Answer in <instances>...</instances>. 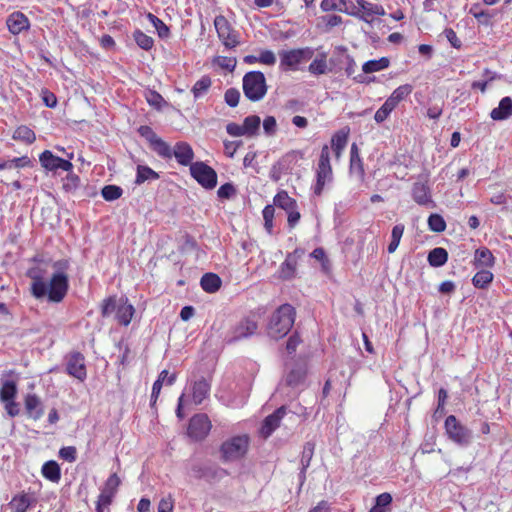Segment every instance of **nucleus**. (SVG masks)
I'll return each instance as SVG.
<instances>
[{
	"mask_svg": "<svg viewBox=\"0 0 512 512\" xmlns=\"http://www.w3.org/2000/svg\"><path fill=\"white\" fill-rule=\"evenodd\" d=\"M404 229H405V226L403 224H396L393 228H392V232H391V241L387 247V251L388 253H394L396 251V249L398 248L399 246V243L401 241V238L403 236V233H404Z\"/></svg>",
	"mask_w": 512,
	"mask_h": 512,
	"instance_id": "obj_44",
	"label": "nucleus"
},
{
	"mask_svg": "<svg viewBox=\"0 0 512 512\" xmlns=\"http://www.w3.org/2000/svg\"><path fill=\"white\" fill-rule=\"evenodd\" d=\"M192 473L195 478L205 479L207 481L219 480L228 474L225 469H223L217 465H201V464L193 465Z\"/></svg>",
	"mask_w": 512,
	"mask_h": 512,
	"instance_id": "obj_16",
	"label": "nucleus"
},
{
	"mask_svg": "<svg viewBox=\"0 0 512 512\" xmlns=\"http://www.w3.org/2000/svg\"><path fill=\"white\" fill-rule=\"evenodd\" d=\"M427 260L430 266L441 267L448 261V252L442 247H436L429 252Z\"/></svg>",
	"mask_w": 512,
	"mask_h": 512,
	"instance_id": "obj_36",
	"label": "nucleus"
},
{
	"mask_svg": "<svg viewBox=\"0 0 512 512\" xmlns=\"http://www.w3.org/2000/svg\"><path fill=\"white\" fill-rule=\"evenodd\" d=\"M115 313L118 323L123 326H128L133 318L135 309L132 304H128L127 301H125L118 305Z\"/></svg>",
	"mask_w": 512,
	"mask_h": 512,
	"instance_id": "obj_32",
	"label": "nucleus"
},
{
	"mask_svg": "<svg viewBox=\"0 0 512 512\" xmlns=\"http://www.w3.org/2000/svg\"><path fill=\"white\" fill-rule=\"evenodd\" d=\"M493 273L489 270H480L472 278V284L479 289H486L493 281Z\"/></svg>",
	"mask_w": 512,
	"mask_h": 512,
	"instance_id": "obj_41",
	"label": "nucleus"
},
{
	"mask_svg": "<svg viewBox=\"0 0 512 512\" xmlns=\"http://www.w3.org/2000/svg\"><path fill=\"white\" fill-rule=\"evenodd\" d=\"M333 179V169L330 163V148L325 144L321 148L316 168V181L312 188L313 193L316 196L322 195L325 186L330 185Z\"/></svg>",
	"mask_w": 512,
	"mask_h": 512,
	"instance_id": "obj_3",
	"label": "nucleus"
},
{
	"mask_svg": "<svg viewBox=\"0 0 512 512\" xmlns=\"http://www.w3.org/2000/svg\"><path fill=\"white\" fill-rule=\"evenodd\" d=\"M248 447L249 437L247 435L233 436L221 444L220 459L224 463L240 460L246 455Z\"/></svg>",
	"mask_w": 512,
	"mask_h": 512,
	"instance_id": "obj_4",
	"label": "nucleus"
},
{
	"mask_svg": "<svg viewBox=\"0 0 512 512\" xmlns=\"http://www.w3.org/2000/svg\"><path fill=\"white\" fill-rule=\"evenodd\" d=\"M190 173L191 176L205 189H213L217 185L216 171L202 161L191 164Z\"/></svg>",
	"mask_w": 512,
	"mask_h": 512,
	"instance_id": "obj_11",
	"label": "nucleus"
},
{
	"mask_svg": "<svg viewBox=\"0 0 512 512\" xmlns=\"http://www.w3.org/2000/svg\"><path fill=\"white\" fill-rule=\"evenodd\" d=\"M303 255L304 250L299 248L288 253L284 262L281 263L278 269V278L283 281H290L294 279L297 273L298 261Z\"/></svg>",
	"mask_w": 512,
	"mask_h": 512,
	"instance_id": "obj_13",
	"label": "nucleus"
},
{
	"mask_svg": "<svg viewBox=\"0 0 512 512\" xmlns=\"http://www.w3.org/2000/svg\"><path fill=\"white\" fill-rule=\"evenodd\" d=\"M211 384L201 377L192 385V399L196 405L201 404L210 394Z\"/></svg>",
	"mask_w": 512,
	"mask_h": 512,
	"instance_id": "obj_26",
	"label": "nucleus"
},
{
	"mask_svg": "<svg viewBox=\"0 0 512 512\" xmlns=\"http://www.w3.org/2000/svg\"><path fill=\"white\" fill-rule=\"evenodd\" d=\"M117 307H118V305H117L115 296H111V297L104 299L101 304L102 317H104V318L109 317L112 313L116 312Z\"/></svg>",
	"mask_w": 512,
	"mask_h": 512,
	"instance_id": "obj_55",
	"label": "nucleus"
},
{
	"mask_svg": "<svg viewBox=\"0 0 512 512\" xmlns=\"http://www.w3.org/2000/svg\"><path fill=\"white\" fill-rule=\"evenodd\" d=\"M225 102L230 107H236L239 103L240 92L236 88H229L224 94Z\"/></svg>",
	"mask_w": 512,
	"mask_h": 512,
	"instance_id": "obj_58",
	"label": "nucleus"
},
{
	"mask_svg": "<svg viewBox=\"0 0 512 512\" xmlns=\"http://www.w3.org/2000/svg\"><path fill=\"white\" fill-rule=\"evenodd\" d=\"M259 63L273 66L276 63V56L271 50H263L259 55Z\"/></svg>",
	"mask_w": 512,
	"mask_h": 512,
	"instance_id": "obj_62",
	"label": "nucleus"
},
{
	"mask_svg": "<svg viewBox=\"0 0 512 512\" xmlns=\"http://www.w3.org/2000/svg\"><path fill=\"white\" fill-rule=\"evenodd\" d=\"M236 194V188L232 183H225L221 185L217 191V196L220 199H229Z\"/></svg>",
	"mask_w": 512,
	"mask_h": 512,
	"instance_id": "obj_59",
	"label": "nucleus"
},
{
	"mask_svg": "<svg viewBox=\"0 0 512 512\" xmlns=\"http://www.w3.org/2000/svg\"><path fill=\"white\" fill-rule=\"evenodd\" d=\"M25 409L28 416L34 420H39L44 410L40 398L36 394H27L24 400Z\"/></svg>",
	"mask_w": 512,
	"mask_h": 512,
	"instance_id": "obj_25",
	"label": "nucleus"
},
{
	"mask_svg": "<svg viewBox=\"0 0 512 512\" xmlns=\"http://www.w3.org/2000/svg\"><path fill=\"white\" fill-rule=\"evenodd\" d=\"M159 174L146 165H138L136 169L135 184L141 185L146 181H154L159 179Z\"/></svg>",
	"mask_w": 512,
	"mask_h": 512,
	"instance_id": "obj_35",
	"label": "nucleus"
},
{
	"mask_svg": "<svg viewBox=\"0 0 512 512\" xmlns=\"http://www.w3.org/2000/svg\"><path fill=\"white\" fill-rule=\"evenodd\" d=\"M349 172L352 176H356L361 182L365 179L364 164L359 154V148L353 143L350 148V164Z\"/></svg>",
	"mask_w": 512,
	"mask_h": 512,
	"instance_id": "obj_22",
	"label": "nucleus"
},
{
	"mask_svg": "<svg viewBox=\"0 0 512 512\" xmlns=\"http://www.w3.org/2000/svg\"><path fill=\"white\" fill-rule=\"evenodd\" d=\"M413 91V86L410 84H404L397 87L392 94L388 97L389 100H392V103L397 107V105L404 100L408 95H410Z\"/></svg>",
	"mask_w": 512,
	"mask_h": 512,
	"instance_id": "obj_43",
	"label": "nucleus"
},
{
	"mask_svg": "<svg viewBox=\"0 0 512 512\" xmlns=\"http://www.w3.org/2000/svg\"><path fill=\"white\" fill-rule=\"evenodd\" d=\"M15 141H20L25 144H32L36 140V135L32 129L25 125L17 127L12 135Z\"/></svg>",
	"mask_w": 512,
	"mask_h": 512,
	"instance_id": "obj_38",
	"label": "nucleus"
},
{
	"mask_svg": "<svg viewBox=\"0 0 512 512\" xmlns=\"http://www.w3.org/2000/svg\"><path fill=\"white\" fill-rule=\"evenodd\" d=\"M321 9L323 11L337 10L353 16L358 15V12L355 11L356 6L349 0H323L321 2Z\"/></svg>",
	"mask_w": 512,
	"mask_h": 512,
	"instance_id": "obj_24",
	"label": "nucleus"
},
{
	"mask_svg": "<svg viewBox=\"0 0 512 512\" xmlns=\"http://www.w3.org/2000/svg\"><path fill=\"white\" fill-rule=\"evenodd\" d=\"M286 415V407L281 406L272 414L268 415L262 423L260 433L264 438H268L280 425L281 420Z\"/></svg>",
	"mask_w": 512,
	"mask_h": 512,
	"instance_id": "obj_17",
	"label": "nucleus"
},
{
	"mask_svg": "<svg viewBox=\"0 0 512 512\" xmlns=\"http://www.w3.org/2000/svg\"><path fill=\"white\" fill-rule=\"evenodd\" d=\"M395 108L396 106L392 103V100L387 98L384 104L376 111L374 115L375 121L377 123L384 122Z\"/></svg>",
	"mask_w": 512,
	"mask_h": 512,
	"instance_id": "obj_51",
	"label": "nucleus"
},
{
	"mask_svg": "<svg viewBox=\"0 0 512 512\" xmlns=\"http://www.w3.org/2000/svg\"><path fill=\"white\" fill-rule=\"evenodd\" d=\"M214 27L219 40L227 49H233L239 45V33L225 16L217 15L214 19Z\"/></svg>",
	"mask_w": 512,
	"mask_h": 512,
	"instance_id": "obj_9",
	"label": "nucleus"
},
{
	"mask_svg": "<svg viewBox=\"0 0 512 512\" xmlns=\"http://www.w3.org/2000/svg\"><path fill=\"white\" fill-rule=\"evenodd\" d=\"M314 449H315V444L313 442H306L303 446V451H302V455H301V460H300V463H301V471H300V474H299V478L301 480V483L304 482L305 478H306V470L307 468L310 466V463H311V460L313 458V455H314Z\"/></svg>",
	"mask_w": 512,
	"mask_h": 512,
	"instance_id": "obj_30",
	"label": "nucleus"
},
{
	"mask_svg": "<svg viewBox=\"0 0 512 512\" xmlns=\"http://www.w3.org/2000/svg\"><path fill=\"white\" fill-rule=\"evenodd\" d=\"M226 131L230 136L240 137L246 135L243 125L231 122L226 125Z\"/></svg>",
	"mask_w": 512,
	"mask_h": 512,
	"instance_id": "obj_63",
	"label": "nucleus"
},
{
	"mask_svg": "<svg viewBox=\"0 0 512 512\" xmlns=\"http://www.w3.org/2000/svg\"><path fill=\"white\" fill-rule=\"evenodd\" d=\"M358 6L355 11L358 12L357 16L366 22H370L369 17L374 15H384L385 10L381 5L370 3L366 0H357Z\"/></svg>",
	"mask_w": 512,
	"mask_h": 512,
	"instance_id": "obj_23",
	"label": "nucleus"
},
{
	"mask_svg": "<svg viewBox=\"0 0 512 512\" xmlns=\"http://www.w3.org/2000/svg\"><path fill=\"white\" fill-rule=\"evenodd\" d=\"M66 373L83 382L87 377L85 357L80 352H72L66 357Z\"/></svg>",
	"mask_w": 512,
	"mask_h": 512,
	"instance_id": "obj_14",
	"label": "nucleus"
},
{
	"mask_svg": "<svg viewBox=\"0 0 512 512\" xmlns=\"http://www.w3.org/2000/svg\"><path fill=\"white\" fill-rule=\"evenodd\" d=\"M274 205L283 209L286 213L297 208V202L291 198L285 190L278 192L273 199Z\"/></svg>",
	"mask_w": 512,
	"mask_h": 512,
	"instance_id": "obj_34",
	"label": "nucleus"
},
{
	"mask_svg": "<svg viewBox=\"0 0 512 512\" xmlns=\"http://www.w3.org/2000/svg\"><path fill=\"white\" fill-rule=\"evenodd\" d=\"M443 33L447 40L450 42L452 47L456 49H459L461 47L462 42L457 37L456 32L452 28H446Z\"/></svg>",
	"mask_w": 512,
	"mask_h": 512,
	"instance_id": "obj_64",
	"label": "nucleus"
},
{
	"mask_svg": "<svg viewBox=\"0 0 512 512\" xmlns=\"http://www.w3.org/2000/svg\"><path fill=\"white\" fill-rule=\"evenodd\" d=\"M221 278L215 273H206L201 277L200 285L205 292L215 293L221 287Z\"/></svg>",
	"mask_w": 512,
	"mask_h": 512,
	"instance_id": "obj_33",
	"label": "nucleus"
},
{
	"mask_svg": "<svg viewBox=\"0 0 512 512\" xmlns=\"http://www.w3.org/2000/svg\"><path fill=\"white\" fill-rule=\"evenodd\" d=\"M445 430L448 438L459 446L467 447L472 442V431L462 425L454 415H449L446 418Z\"/></svg>",
	"mask_w": 512,
	"mask_h": 512,
	"instance_id": "obj_8",
	"label": "nucleus"
},
{
	"mask_svg": "<svg viewBox=\"0 0 512 512\" xmlns=\"http://www.w3.org/2000/svg\"><path fill=\"white\" fill-rule=\"evenodd\" d=\"M80 186L78 175L70 173L63 179L62 188L68 194H75Z\"/></svg>",
	"mask_w": 512,
	"mask_h": 512,
	"instance_id": "obj_49",
	"label": "nucleus"
},
{
	"mask_svg": "<svg viewBox=\"0 0 512 512\" xmlns=\"http://www.w3.org/2000/svg\"><path fill=\"white\" fill-rule=\"evenodd\" d=\"M392 496L387 493H381L375 498V505L369 512H386V508L391 504Z\"/></svg>",
	"mask_w": 512,
	"mask_h": 512,
	"instance_id": "obj_50",
	"label": "nucleus"
},
{
	"mask_svg": "<svg viewBox=\"0 0 512 512\" xmlns=\"http://www.w3.org/2000/svg\"><path fill=\"white\" fill-rule=\"evenodd\" d=\"M390 65V60L387 57H381L379 59L369 60L365 62L362 66V70L365 74H370L374 72H378L388 68Z\"/></svg>",
	"mask_w": 512,
	"mask_h": 512,
	"instance_id": "obj_39",
	"label": "nucleus"
},
{
	"mask_svg": "<svg viewBox=\"0 0 512 512\" xmlns=\"http://www.w3.org/2000/svg\"><path fill=\"white\" fill-rule=\"evenodd\" d=\"M36 503L37 499L32 494L19 493L12 497L8 506L12 512H27Z\"/></svg>",
	"mask_w": 512,
	"mask_h": 512,
	"instance_id": "obj_20",
	"label": "nucleus"
},
{
	"mask_svg": "<svg viewBox=\"0 0 512 512\" xmlns=\"http://www.w3.org/2000/svg\"><path fill=\"white\" fill-rule=\"evenodd\" d=\"M412 198L417 204L421 206H434L431 190L427 184V180L417 181L413 184Z\"/></svg>",
	"mask_w": 512,
	"mask_h": 512,
	"instance_id": "obj_18",
	"label": "nucleus"
},
{
	"mask_svg": "<svg viewBox=\"0 0 512 512\" xmlns=\"http://www.w3.org/2000/svg\"><path fill=\"white\" fill-rule=\"evenodd\" d=\"M138 133L148 141L149 145L158 137L154 130L148 125H141L138 128Z\"/></svg>",
	"mask_w": 512,
	"mask_h": 512,
	"instance_id": "obj_61",
	"label": "nucleus"
},
{
	"mask_svg": "<svg viewBox=\"0 0 512 512\" xmlns=\"http://www.w3.org/2000/svg\"><path fill=\"white\" fill-rule=\"evenodd\" d=\"M258 330V321L255 315L241 318L229 330L226 342L231 344L252 337Z\"/></svg>",
	"mask_w": 512,
	"mask_h": 512,
	"instance_id": "obj_6",
	"label": "nucleus"
},
{
	"mask_svg": "<svg viewBox=\"0 0 512 512\" xmlns=\"http://www.w3.org/2000/svg\"><path fill=\"white\" fill-rule=\"evenodd\" d=\"M327 70L328 67L325 53H322L319 58L314 59L308 67V71L313 75L325 74L327 73Z\"/></svg>",
	"mask_w": 512,
	"mask_h": 512,
	"instance_id": "obj_47",
	"label": "nucleus"
},
{
	"mask_svg": "<svg viewBox=\"0 0 512 512\" xmlns=\"http://www.w3.org/2000/svg\"><path fill=\"white\" fill-rule=\"evenodd\" d=\"M267 84L261 71L247 72L243 77V92L250 101L257 102L267 93Z\"/></svg>",
	"mask_w": 512,
	"mask_h": 512,
	"instance_id": "obj_5",
	"label": "nucleus"
},
{
	"mask_svg": "<svg viewBox=\"0 0 512 512\" xmlns=\"http://www.w3.org/2000/svg\"><path fill=\"white\" fill-rule=\"evenodd\" d=\"M59 457L69 463H73L77 459V450L74 446H65L59 450Z\"/></svg>",
	"mask_w": 512,
	"mask_h": 512,
	"instance_id": "obj_57",
	"label": "nucleus"
},
{
	"mask_svg": "<svg viewBox=\"0 0 512 512\" xmlns=\"http://www.w3.org/2000/svg\"><path fill=\"white\" fill-rule=\"evenodd\" d=\"M133 39L136 44L143 50L149 51L152 49L154 45V40L152 37L146 35L141 30L137 29L133 32Z\"/></svg>",
	"mask_w": 512,
	"mask_h": 512,
	"instance_id": "obj_48",
	"label": "nucleus"
},
{
	"mask_svg": "<svg viewBox=\"0 0 512 512\" xmlns=\"http://www.w3.org/2000/svg\"><path fill=\"white\" fill-rule=\"evenodd\" d=\"M41 471L43 476L52 482H58L61 478V470L56 461L50 460L45 462Z\"/></svg>",
	"mask_w": 512,
	"mask_h": 512,
	"instance_id": "obj_37",
	"label": "nucleus"
},
{
	"mask_svg": "<svg viewBox=\"0 0 512 512\" xmlns=\"http://www.w3.org/2000/svg\"><path fill=\"white\" fill-rule=\"evenodd\" d=\"M260 117L256 115L248 116L243 121V127L247 136H253L260 127Z\"/></svg>",
	"mask_w": 512,
	"mask_h": 512,
	"instance_id": "obj_52",
	"label": "nucleus"
},
{
	"mask_svg": "<svg viewBox=\"0 0 512 512\" xmlns=\"http://www.w3.org/2000/svg\"><path fill=\"white\" fill-rule=\"evenodd\" d=\"M147 19L154 26L160 38L165 39L169 37L170 29L161 19L152 13L147 14Z\"/></svg>",
	"mask_w": 512,
	"mask_h": 512,
	"instance_id": "obj_46",
	"label": "nucleus"
},
{
	"mask_svg": "<svg viewBox=\"0 0 512 512\" xmlns=\"http://www.w3.org/2000/svg\"><path fill=\"white\" fill-rule=\"evenodd\" d=\"M121 480L116 473L111 474L106 480L96 503V512H110L109 506L115 497Z\"/></svg>",
	"mask_w": 512,
	"mask_h": 512,
	"instance_id": "obj_10",
	"label": "nucleus"
},
{
	"mask_svg": "<svg viewBox=\"0 0 512 512\" xmlns=\"http://www.w3.org/2000/svg\"><path fill=\"white\" fill-rule=\"evenodd\" d=\"M6 25L10 33L13 35H18L30 28L29 19L25 14L19 11L13 12L8 16Z\"/></svg>",
	"mask_w": 512,
	"mask_h": 512,
	"instance_id": "obj_19",
	"label": "nucleus"
},
{
	"mask_svg": "<svg viewBox=\"0 0 512 512\" xmlns=\"http://www.w3.org/2000/svg\"><path fill=\"white\" fill-rule=\"evenodd\" d=\"M314 55V50L310 47L297 48L291 50H282L279 52L280 69L283 71L297 70L298 65L310 60Z\"/></svg>",
	"mask_w": 512,
	"mask_h": 512,
	"instance_id": "obj_7",
	"label": "nucleus"
},
{
	"mask_svg": "<svg viewBox=\"0 0 512 512\" xmlns=\"http://www.w3.org/2000/svg\"><path fill=\"white\" fill-rule=\"evenodd\" d=\"M349 130L341 129L333 134L331 138V149L335 158L338 160L348 142Z\"/></svg>",
	"mask_w": 512,
	"mask_h": 512,
	"instance_id": "obj_28",
	"label": "nucleus"
},
{
	"mask_svg": "<svg viewBox=\"0 0 512 512\" xmlns=\"http://www.w3.org/2000/svg\"><path fill=\"white\" fill-rule=\"evenodd\" d=\"M17 395V385L13 380H7L0 389V400L2 402L13 400Z\"/></svg>",
	"mask_w": 512,
	"mask_h": 512,
	"instance_id": "obj_45",
	"label": "nucleus"
},
{
	"mask_svg": "<svg viewBox=\"0 0 512 512\" xmlns=\"http://www.w3.org/2000/svg\"><path fill=\"white\" fill-rule=\"evenodd\" d=\"M172 156L175 157L176 161L183 166H188L194 159V152L191 145L187 142H177L173 148Z\"/></svg>",
	"mask_w": 512,
	"mask_h": 512,
	"instance_id": "obj_21",
	"label": "nucleus"
},
{
	"mask_svg": "<svg viewBox=\"0 0 512 512\" xmlns=\"http://www.w3.org/2000/svg\"><path fill=\"white\" fill-rule=\"evenodd\" d=\"M512 116V98L506 96L502 98L498 107L492 109L490 117L495 121H503Z\"/></svg>",
	"mask_w": 512,
	"mask_h": 512,
	"instance_id": "obj_27",
	"label": "nucleus"
},
{
	"mask_svg": "<svg viewBox=\"0 0 512 512\" xmlns=\"http://www.w3.org/2000/svg\"><path fill=\"white\" fill-rule=\"evenodd\" d=\"M428 227L433 232H443L446 229V222L439 214H431L428 218Z\"/></svg>",
	"mask_w": 512,
	"mask_h": 512,
	"instance_id": "obj_54",
	"label": "nucleus"
},
{
	"mask_svg": "<svg viewBox=\"0 0 512 512\" xmlns=\"http://www.w3.org/2000/svg\"><path fill=\"white\" fill-rule=\"evenodd\" d=\"M211 78L207 75L202 76L196 83L193 85L191 92L195 99H198L205 95L209 88L211 87Z\"/></svg>",
	"mask_w": 512,
	"mask_h": 512,
	"instance_id": "obj_42",
	"label": "nucleus"
},
{
	"mask_svg": "<svg viewBox=\"0 0 512 512\" xmlns=\"http://www.w3.org/2000/svg\"><path fill=\"white\" fill-rule=\"evenodd\" d=\"M150 148L161 158H172L173 148H171L170 145L159 136L150 144Z\"/></svg>",
	"mask_w": 512,
	"mask_h": 512,
	"instance_id": "obj_40",
	"label": "nucleus"
},
{
	"mask_svg": "<svg viewBox=\"0 0 512 512\" xmlns=\"http://www.w3.org/2000/svg\"><path fill=\"white\" fill-rule=\"evenodd\" d=\"M296 318L295 308L285 303L279 306L271 315L267 325V334L270 338L279 340L286 336L294 325Z\"/></svg>",
	"mask_w": 512,
	"mask_h": 512,
	"instance_id": "obj_2",
	"label": "nucleus"
},
{
	"mask_svg": "<svg viewBox=\"0 0 512 512\" xmlns=\"http://www.w3.org/2000/svg\"><path fill=\"white\" fill-rule=\"evenodd\" d=\"M495 258L492 252L487 247H480L475 251L474 266L476 268L486 267L490 268L494 265Z\"/></svg>",
	"mask_w": 512,
	"mask_h": 512,
	"instance_id": "obj_29",
	"label": "nucleus"
},
{
	"mask_svg": "<svg viewBox=\"0 0 512 512\" xmlns=\"http://www.w3.org/2000/svg\"><path fill=\"white\" fill-rule=\"evenodd\" d=\"M39 161L45 169L50 171L62 169L63 171L69 172L73 168V165L70 162V160H65L58 156H55L49 150H45L40 154Z\"/></svg>",
	"mask_w": 512,
	"mask_h": 512,
	"instance_id": "obj_15",
	"label": "nucleus"
},
{
	"mask_svg": "<svg viewBox=\"0 0 512 512\" xmlns=\"http://www.w3.org/2000/svg\"><path fill=\"white\" fill-rule=\"evenodd\" d=\"M470 13L478 20L479 23L486 26L490 24V14L484 10H480L479 5H473L470 8Z\"/></svg>",
	"mask_w": 512,
	"mask_h": 512,
	"instance_id": "obj_56",
	"label": "nucleus"
},
{
	"mask_svg": "<svg viewBox=\"0 0 512 512\" xmlns=\"http://www.w3.org/2000/svg\"><path fill=\"white\" fill-rule=\"evenodd\" d=\"M211 428V421L206 414H196L189 421L187 434L194 441H202L208 436Z\"/></svg>",
	"mask_w": 512,
	"mask_h": 512,
	"instance_id": "obj_12",
	"label": "nucleus"
},
{
	"mask_svg": "<svg viewBox=\"0 0 512 512\" xmlns=\"http://www.w3.org/2000/svg\"><path fill=\"white\" fill-rule=\"evenodd\" d=\"M302 342L297 332L293 333L286 342V351L288 354L296 352L298 345Z\"/></svg>",
	"mask_w": 512,
	"mask_h": 512,
	"instance_id": "obj_60",
	"label": "nucleus"
},
{
	"mask_svg": "<svg viewBox=\"0 0 512 512\" xmlns=\"http://www.w3.org/2000/svg\"><path fill=\"white\" fill-rule=\"evenodd\" d=\"M122 194V188L116 185H106L101 191V195L106 201L117 200L122 196Z\"/></svg>",
	"mask_w": 512,
	"mask_h": 512,
	"instance_id": "obj_53",
	"label": "nucleus"
},
{
	"mask_svg": "<svg viewBox=\"0 0 512 512\" xmlns=\"http://www.w3.org/2000/svg\"><path fill=\"white\" fill-rule=\"evenodd\" d=\"M306 369L302 365L292 368L286 376V383L292 388H298L304 384Z\"/></svg>",
	"mask_w": 512,
	"mask_h": 512,
	"instance_id": "obj_31",
	"label": "nucleus"
},
{
	"mask_svg": "<svg viewBox=\"0 0 512 512\" xmlns=\"http://www.w3.org/2000/svg\"><path fill=\"white\" fill-rule=\"evenodd\" d=\"M53 268L55 272L48 283L43 281L38 270L31 269L28 271V276L32 279L31 294L36 299L47 297L48 302L60 303L66 297L69 289V278L66 273L69 268V261L66 259L55 261Z\"/></svg>",
	"mask_w": 512,
	"mask_h": 512,
	"instance_id": "obj_1",
	"label": "nucleus"
}]
</instances>
